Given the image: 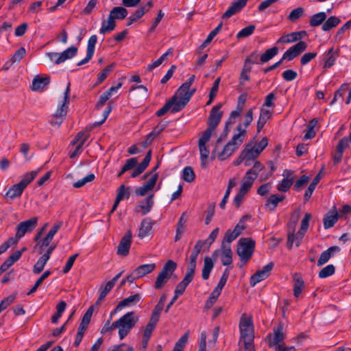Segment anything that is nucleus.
Returning <instances> with one entry per match:
<instances>
[{"label":"nucleus","instance_id":"nucleus-27","mask_svg":"<svg viewBox=\"0 0 351 351\" xmlns=\"http://www.w3.org/2000/svg\"><path fill=\"white\" fill-rule=\"evenodd\" d=\"M285 198L283 195L274 194L269 196L265 203V206L270 211H274L277 207L278 203L282 202Z\"/></svg>","mask_w":351,"mask_h":351},{"label":"nucleus","instance_id":"nucleus-42","mask_svg":"<svg viewBox=\"0 0 351 351\" xmlns=\"http://www.w3.org/2000/svg\"><path fill=\"white\" fill-rule=\"evenodd\" d=\"M38 171H39V170L32 171L30 172L25 173L23 176L22 179L19 182V183L21 184H22V186L25 189L27 186V185L30 182H32L34 180V178L37 176Z\"/></svg>","mask_w":351,"mask_h":351},{"label":"nucleus","instance_id":"nucleus-46","mask_svg":"<svg viewBox=\"0 0 351 351\" xmlns=\"http://www.w3.org/2000/svg\"><path fill=\"white\" fill-rule=\"evenodd\" d=\"M48 260L49 259H47L43 255L40 256L36 264L34 265L33 272L35 274H38L42 272Z\"/></svg>","mask_w":351,"mask_h":351},{"label":"nucleus","instance_id":"nucleus-23","mask_svg":"<svg viewBox=\"0 0 351 351\" xmlns=\"http://www.w3.org/2000/svg\"><path fill=\"white\" fill-rule=\"evenodd\" d=\"M339 56V51H335L333 47H331L324 55V69L330 68L335 64L337 58Z\"/></svg>","mask_w":351,"mask_h":351},{"label":"nucleus","instance_id":"nucleus-49","mask_svg":"<svg viewBox=\"0 0 351 351\" xmlns=\"http://www.w3.org/2000/svg\"><path fill=\"white\" fill-rule=\"evenodd\" d=\"M152 158V151L147 152L143 161L136 167V170L142 173L148 167Z\"/></svg>","mask_w":351,"mask_h":351},{"label":"nucleus","instance_id":"nucleus-33","mask_svg":"<svg viewBox=\"0 0 351 351\" xmlns=\"http://www.w3.org/2000/svg\"><path fill=\"white\" fill-rule=\"evenodd\" d=\"M304 233H303V232L300 233V231H298L296 234H295L293 233H289L288 234V238H287V247L291 250L293 247V244L294 242H295V245L297 247H299V245H300V243L304 237Z\"/></svg>","mask_w":351,"mask_h":351},{"label":"nucleus","instance_id":"nucleus-19","mask_svg":"<svg viewBox=\"0 0 351 351\" xmlns=\"http://www.w3.org/2000/svg\"><path fill=\"white\" fill-rule=\"evenodd\" d=\"M154 224V221L151 218H144L141 223V226L139 228L138 232V237L141 239H143L145 237L148 236L152 230Z\"/></svg>","mask_w":351,"mask_h":351},{"label":"nucleus","instance_id":"nucleus-37","mask_svg":"<svg viewBox=\"0 0 351 351\" xmlns=\"http://www.w3.org/2000/svg\"><path fill=\"white\" fill-rule=\"evenodd\" d=\"M326 14L324 12H318L313 14L310 18L309 24L311 27H317L320 25H323L325 20L326 19Z\"/></svg>","mask_w":351,"mask_h":351},{"label":"nucleus","instance_id":"nucleus-63","mask_svg":"<svg viewBox=\"0 0 351 351\" xmlns=\"http://www.w3.org/2000/svg\"><path fill=\"white\" fill-rule=\"evenodd\" d=\"M164 306L165 305L163 304L158 302L152 311L150 318H152L154 321H159L160 313L164 308Z\"/></svg>","mask_w":351,"mask_h":351},{"label":"nucleus","instance_id":"nucleus-25","mask_svg":"<svg viewBox=\"0 0 351 351\" xmlns=\"http://www.w3.org/2000/svg\"><path fill=\"white\" fill-rule=\"evenodd\" d=\"M221 261L223 265H230L232 263V252L230 245L226 243L221 244Z\"/></svg>","mask_w":351,"mask_h":351},{"label":"nucleus","instance_id":"nucleus-22","mask_svg":"<svg viewBox=\"0 0 351 351\" xmlns=\"http://www.w3.org/2000/svg\"><path fill=\"white\" fill-rule=\"evenodd\" d=\"M141 299L139 293H136L122 300L117 305V310H121L125 306H130L136 305Z\"/></svg>","mask_w":351,"mask_h":351},{"label":"nucleus","instance_id":"nucleus-2","mask_svg":"<svg viewBox=\"0 0 351 351\" xmlns=\"http://www.w3.org/2000/svg\"><path fill=\"white\" fill-rule=\"evenodd\" d=\"M255 249V241L252 238H241L237 244V254L243 263L252 258Z\"/></svg>","mask_w":351,"mask_h":351},{"label":"nucleus","instance_id":"nucleus-10","mask_svg":"<svg viewBox=\"0 0 351 351\" xmlns=\"http://www.w3.org/2000/svg\"><path fill=\"white\" fill-rule=\"evenodd\" d=\"M283 326H279L277 328H274V334H269L266 337L268 346L271 348L275 346L276 348L277 346H281V343H283L285 335L283 332Z\"/></svg>","mask_w":351,"mask_h":351},{"label":"nucleus","instance_id":"nucleus-30","mask_svg":"<svg viewBox=\"0 0 351 351\" xmlns=\"http://www.w3.org/2000/svg\"><path fill=\"white\" fill-rule=\"evenodd\" d=\"M116 27V22L115 20L112 18V16L109 14L108 19L104 20L102 22L101 27L99 29L100 34H105L108 32H110L114 30Z\"/></svg>","mask_w":351,"mask_h":351},{"label":"nucleus","instance_id":"nucleus-64","mask_svg":"<svg viewBox=\"0 0 351 351\" xmlns=\"http://www.w3.org/2000/svg\"><path fill=\"white\" fill-rule=\"evenodd\" d=\"M250 218L248 215L243 216L239 223L235 226L234 230L237 231L239 234H241L242 231L246 228V225L245 224V221Z\"/></svg>","mask_w":351,"mask_h":351},{"label":"nucleus","instance_id":"nucleus-11","mask_svg":"<svg viewBox=\"0 0 351 351\" xmlns=\"http://www.w3.org/2000/svg\"><path fill=\"white\" fill-rule=\"evenodd\" d=\"M132 244V232L128 230L121 238L118 247L117 254L126 256L129 254L130 248Z\"/></svg>","mask_w":351,"mask_h":351},{"label":"nucleus","instance_id":"nucleus-8","mask_svg":"<svg viewBox=\"0 0 351 351\" xmlns=\"http://www.w3.org/2000/svg\"><path fill=\"white\" fill-rule=\"evenodd\" d=\"M70 86L71 83L69 82L64 93V101L61 106L58 108L56 112L53 115V117L56 119H60L63 120L67 114L69 105L70 103Z\"/></svg>","mask_w":351,"mask_h":351},{"label":"nucleus","instance_id":"nucleus-53","mask_svg":"<svg viewBox=\"0 0 351 351\" xmlns=\"http://www.w3.org/2000/svg\"><path fill=\"white\" fill-rule=\"evenodd\" d=\"M240 342L246 341H254V336L252 333V328L240 329Z\"/></svg>","mask_w":351,"mask_h":351},{"label":"nucleus","instance_id":"nucleus-9","mask_svg":"<svg viewBox=\"0 0 351 351\" xmlns=\"http://www.w3.org/2000/svg\"><path fill=\"white\" fill-rule=\"evenodd\" d=\"M273 262L269 263L264 266L262 269L258 270L250 278V285L252 287L255 286L257 283L269 277L271 271L274 268Z\"/></svg>","mask_w":351,"mask_h":351},{"label":"nucleus","instance_id":"nucleus-56","mask_svg":"<svg viewBox=\"0 0 351 351\" xmlns=\"http://www.w3.org/2000/svg\"><path fill=\"white\" fill-rule=\"evenodd\" d=\"M229 275H230V271H229V269L228 268H226L224 270V271H223V274H222V276H221V278H220V280H219L217 287L215 288V289L219 291V292H221V290L223 289V288L226 285V282L228 280Z\"/></svg>","mask_w":351,"mask_h":351},{"label":"nucleus","instance_id":"nucleus-3","mask_svg":"<svg viewBox=\"0 0 351 351\" xmlns=\"http://www.w3.org/2000/svg\"><path fill=\"white\" fill-rule=\"evenodd\" d=\"M177 268V263L172 260H169L163 266L158 274L155 282L156 289H162L171 278L173 273Z\"/></svg>","mask_w":351,"mask_h":351},{"label":"nucleus","instance_id":"nucleus-15","mask_svg":"<svg viewBox=\"0 0 351 351\" xmlns=\"http://www.w3.org/2000/svg\"><path fill=\"white\" fill-rule=\"evenodd\" d=\"M154 194L148 195L144 200L139 202L135 207V212L141 213L142 215L148 213L154 206Z\"/></svg>","mask_w":351,"mask_h":351},{"label":"nucleus","instance_id":"nucleus-24","mask_svg":"<svg viewBox=\"0 0 351 351\" xmlns=\"http://www.w3.org/2000/svg\"><path fill=\"white\" fill-rule=\"evenodd\" d=\"M223 26V23L221 22L213 31L210 32L206 39L202 44L196 49L195 53L200 55L202 50L212 41L213 38L219 32Z\"/></svg>","mask_w":351,"mask_h":351},{"label":"nucleus","instance_id":"nucleus-1","mask_svg":"<svg viewBox=\"0 0 351 351\" xmlns=\"http://www.w3.org/2000/svg\"><path fill=\"white\" fill-rule=\"evenodd\" d=\"M237 134H234L231 140L224 146L223 150L217 155L218 159L224 160L230 157L235 150L242 144L246 135V130L242 129L241 124L237 127Z\"/></svg>","mask_w":351,"mask_h":351},{"label":"nucleus","instance_id":"nucleus-6","mask_svg":"<svg viewBox=\"0 0 351 351\" xmlns=\"http://www.w3.org/2000/svg\"><path fill=\"white\" fill-rule=\"evenodd\" d=\"M307 47V44L304 41H300L297 44L291 47L289 49H287L285 53L283 54L282 58V62L284 60H287L288 61H291L298 57L300 54H301L303 51L306 50Z\"/></svg>","mask_w":351,"mask_h":351},{"label":"nucleus","instance_id":"nucleus-55","mask_svg":"<svg viewBox=\"0 0 351 351\" xmlns=\"http://www.w3.org/2000/svg\"><path fill=\"white\" fill-rule=\"evenodd\" d=\"M304 10L303 8H297L290 12L289 15L288 16V19L291 22H295L304 14Z\"/></svg>","mask_w":351,"mask_h":351},{"label":"nucleus","instance_id":"nucleus-20","mask_svg":"<svg viewBox=\"0 0 351 351\" xmlns=\"http://www.w3.org/2000/svg\"><path fill=\"white\" fill-rule=\"evenodd\" d=\"M339 217L336 208L334 206L333 208L330 210L324 217L323 221L324 228L328 229L333 227L337 221Z\"/></svg>","mask_w":351,"mask_h":351},{"label":"nucleus","instance_id":"nucleus-14","mask_svg":"<svg viewBox=\"0 0 351 351\" xmlns=\"http://www.w3.org/2000/svg\"><path fill=\"white\" fill-rule=\"evenodd\" d=\"M158 178V173L153 174L146 183H145L143 186L135 189L134 192L136 195L138 196L145 195L148 191H152L154 188Z\"/></svg>","mask_w":351,"mask_h":351},{"label":"nucleus","instance_id":"nucleus-17","mask_svg":"<svg viewBox=\"0 0 351 351\" xmlns=\"http://www.w3.org/2000/svg\"><path fill=\"white\" fill-rule=\"evenodd\" d=\"M178 102V97L176 95H174L166 104L156 112L157 117H162L169 110L172 113L178 112L176 111L174 108H177V104Z\"/></svg>","mask_w":351,"mask_h":351},{"label":"nucleus","instance_id":"nucleus-7","mask_svg":"<svg viewBox=\"0 0 351 351\" xmlns=\"http://www.w3.org/2000/svg\"><path fill=\"white\" fill-rule=\"evenodd\" d=\"M37 223L38 218L36 217L22 221L16 226V233L22 238L25 234L32 232L36 227Z\"/></svg>","mask_w":351,"mask_h":351},{"label":"nucleus","instance_id":"nucleus-5","mask_svg":"<svg viewBox=\"0 0 351 351\" xmlns=\"http://www.w3.org/2000/svg\"><path fill=\"white\" fill-rule=\"evenodd\" d=\"M222 106V104H218L213 107L208 118V128L203 134H207L208 135L211 136L213 132L218 126L223 115V112L220 111Z\"/></svg>","mask_w":351,"mask_h":351},{"label":"nucleus","instance_id":"nucleus-52","mask_svg":"<svg viewBox=\"0 0 351 351\" xmlns=\"http://www.w3.org/2000/svg\"><path fill=\"white\" fill-rule=\"evenodd\" d=\"M255 28L256 27L254 25H250L245 27L237 34V38L241 39L250 36L253 34Z\"/></svg>","mask_w":351,"mask_h":351},{"label":"nucleus","instance_id":"nucleus-59","mask_svg":"<svg viewBox=\"0 0 351 351\" xmlns=\"http://www.w3.org/2000/svg\"><path fill=\"white\" fill-rule=\"evenodd\" d=\"M221 294V292L214 289V290L210 293V297L207 300L205 307L207 308H210L217 301V298Z\"/></svg>","mask_w":351,"mask_h":351},{"label":"nucleus","instance_id":"nucleus-41","mask_svg":"<svg viewBox=\"0 0 351 351\" xmlns=\"http://www.w3.org/2000/svg\"><path fill=\"white\" fill-rule=\"evenodd\" d=\"M278 53V48L277 47H273L267 50L260 57V60L262 63L269 62Z\"/></svg>","mask_w":351,"mask_h":351},{"label":"nucleus","instance_id":"nucleus-51","mask_svg":"<svg viewBox=\"0 0 351 351\" xmlns=\"http://www.w3.org/2000/svg\"><path fill=\"white\" fill-rule=\"evenodd\" d=\"M115 66V64L112 63L110 65H108L106 66L99 74L97 77L98 82L101 83L103 82L108 75L110 74V73L113 70V69Z\"/></svg>","mask_w":351,"mask_h":351},{"label":"nucleus","instance_id":"nucleus-39","mask_svg":"<svg viewBox=\"0 0 351 351\" xmlns=\"http://www.w3.org/2000/svg\"><path fill=\"white\" fill-rule=\"evenodd\" d=\"M206 244V241L198 240L193 247L191 254L189 256V261L197 262L199 254L200 253L202 247Z\"/></svg>","mask_w":351,"mask_h":351},{"label":"nucleus","instance_id":"nucleus-58","mask_svg":"<svg viewBox=\"0 0 351 351\" xmlns=\"http://www.w3.org/2000/svg\"><path fill=\"white\" fill-rule=\"evenodd\" d=\"M26 53L25 49L22 47L19 48L12 56L10 61L12 63L19 62Z\"/></svg>","mask_w":351,"mask_h":351},{"label":"nucleus","instance_id":"nucleus-44","mask_svg":"<svg viewBox=\"0 0 351 351\" xmlns=\"http://www.w3.org/2000/svg\"><path fill=\"white\" fill-rule=\"evenodd\" d=\"M158 322V321H157V320L154 321L152 318H150L149 322L147 323V324L146 325V326L145 328L143 337H146V338L150 339V337L152 336V333L153 330H154L155 327L156 326Z\"/></svg>","mask_w":351,"mask_h":351},{"label":"nucleus","instance_id":"nucleus-4","mask_svg":"<svg viewBox=\"0 0 351 351\" xmlns=\"http://www.w3.org/2000/svg\"><path fill=\"white\" fill-rule=\"evenodd\" d=\"M138 321V317L134 316V312H128L120 318L121 327L119 330V335L121 339L126 337L132 328Z\"/></svg>","mask_w":351,"mask_h":351},{"label":"nucleus","instance_id":"nucleus-35","mask_svg":"<svg viewBox=\"0 0 351 351\" xmlns=\"http://www.w3.org/2000/svg\"><path fill=\"white\" fill-rule=\"evenodd\" d=\"M155 263L145 264L138 266L134 269L139 278H141L146 274H150L156 269Z\"/></svg>","mask_w":351,"mask_h":351},{"label":"nucleus","instance_id":"nucleus-18","mask_svg":"<svg viewBox=\"0 0 351 351\" xmlns=\"http://www.w3.org/2000/svg\"><path fill=\"white\" fill-rule=\"evenodd\" d=\"M50 83V77H42L37 75L34 77L32 81L31 89L33 91H43L45 88Z\"/></svg>","mask_w":351,"mask_h":351},{"label":"nucleus","instance_id":"nucleus-26","mask_svg":"<svg viewBox=\"0 0 351 351\" xmlns=\"http://www.w3.org/2000/svg\"><path fill=\"white\" fill-rule=\"evenodd\" d=\"M272 112L269 110L261 108L260 116L257 122V132H260L268 120L271 118Z\"/></svg>","mask_w":351,"mask_h":351},{"label":"nucleus","instance_id":"nucleus-47","mask_svg":"<svg viewBox=\"0 0 351 351\" xmlns=\"http://www.w3.org/2000/svg\"><path fill=\"white\" fill-rule=\"evenodd\" d=\"M195 178V173L191 167L188 166L184 168L182 171V178L187 182H192Z\"/></svg>","mask_w":351,"mask_h":351},{"label":"nucleus","instance_id":"nucleus-43","mask_svg":"<svg viewBox=\"0 0 351 351\" xmlns=\"http://www.w3.org/2000/svg\"><path fill=\"white\" fill-rule=\"evenodd\" d=\"M114 286V285H113L111 282L108 281L104 287H100L99 296L97 301L96 302V304H100V302L106 298L108 293L112 289Z\"/></svg>","mask_w":351,"mask_h":351},{"label":"nucleus","instance_id":"nucleus-54","mask_svg":"<svg viewBox=\"0 0 351 351\" xmlns=\"http://www.w3.org/2000/svg\"><path fill=\"white\" fill-rule=\"evenodd\" d=\"M335 271V266L333 265H328L319 271L318 276L320 278H325L332 276Z\"/></svg>","mask_w":351,"mask_h":351},{"label":"nucleus","instance_id":"nucleus-57","mask_svg":"<svg viewBox=\"0 0 351 351\" xmlns=\"http://www.w3.org/2000/svg\"><path fill=\"white\" fill-rule=\"evenodd\" d=\"M130 187H126L124 184H122L119 186L118 189V193L117 195L116 198L119 197L120 201H121L124 197L128 199L130 197Z\"/></svg>","mask_w":351,"mask_h":351},{"label":"nucleus","instance_id":"nucleus-48","mask_svg":"<svg viewBox=\"0 0 351 351\" xmlns=\"http://www.w3.org/2000/svg\"><path fill=\"white\" fill-rule=\"evenodd\" d=\"M240 234L234 230L228 229L223 237L222 243L230 245L231 242L235 240Z\"/></svg>","mask_w":351,"mask_h":351},{"label":"nucleus","instance_id":"nucleus-16","mask_svg":"<svg viewBox=\"0 0 351 351\" xmlns=\"http://www.w3.org/2000/svg\"><path fill=\"white\" fill-rule=\"evenodd\" d=\"M210 137L211 136L208 135L207 134H202V136L199 138L198 141V146L202 164H204V161L206 160L209 156V149L206 144L208 141H209Z\"/></svg>","mask_w":351,"mask_h":351},{"label":"nucleus","instance_id":"nucleus-12","mask_svg":"<svg viewBox=\"0 0 351 351\" xmlns=\"http://www.w3.org/2000/svg\"><path fill=\"white\" fill-rule=\"evenodd\" d=\"M293 171L289 169H285L282 176L284 178L277 186V189L281 192H287L289 190L293 182Z\"/></svg>","mask_w":351,"mask_h":351},{"label":"nucleus","instance_id":"nucleus-21","mask_svg":"<svg viewBox=\"0 0 351 351\" xmlns=\"http://www.w3.org/2000/svg\"><path fill=\"white\" fill-rule=\"evenodd\" d=\"M340 247L337 245L331 246L326 250L324 251L318 261H317V266L320 267L323 265H324L328 261V260L331 258V256L333 255L334 253L338 252L340 251Z\"/></svg>","mask_w":351,"mask_h":351},{"label":"nucleus","instance_id":"nucleus-32","mask_svg":"<svg viewBox=\"0 0 351 351\" xmlns=\"http://www.w3.org/2000/svg\"><path fill=\"white\" fill-rule=\"evenodd\" d=\"M214 267V263L210 257L206 256L204 259V266L202 276L204 280H208Z\"/></svg>","mask_w":351,"mask_h":351},{"label":"nucleus","instance_id":"nucleus-38","mask_svg":"<svg viewBox=\"0 0 351 351\" xmlns=\"http://www.w3.org/2000/svg\"><path fill=\"white\" fill-rule=\"evenodd\" d=\"M128 14V10L123 7H114L110 12V15L112 16V18L116 20H123L124 19Z\"/></svg>","mask_w":351,"mask_h":351},{"label":"nucleus","instance_id":"nucleus-34","mask_svg":"<svg viewBox=\"0 0 351 351\" xmlns=\"http://www.w3.org/2000/svg\"><path fill=\"white\" fill-rule=\"evenodd\" d=\"M195 91L196 89L194 88L191 90H189L188 93H185L183 97H181L180 99H178V102L176 105L177 108H174V110L176 111H180L182 110L186 106L191 97L193 96Z\"/></svg>","mask_w":351,"mask_h":351},{"label":"nucleus","instance_id":"nucleus-36","mask_svg":"<svg viewBox=\"0 0 351 351\" xmlns=\"http://www.w3.org/2000/svg\"><path fill=\"white\" fill-rule=\"evenodd\" d=\"M341 23L339 18L335 16H330L326 19L322 25V29L324 32H328L331 29L337 27Z\"/></svg>","mask_w":351,"mask_h":351},{"label":"nucleus","instance_id":"nucleus-50","mask_svg":"<svg viewBox=\"0 0 351 351\" xmlns=\"http://www.w3.org/2000/svg\"><path fill=\"white\" fill-rule=\"evenodd\" d=\"M152 158V151L147 152L143 161L136 167V170L142 173L148 167Z\"/></svg>","mask_w":351,"mask_h":351},{"label":"nucleus","instance_id":"nucleus-60","mask_svg":"<svg viewBox=\"0 0 351 351\" xmlns=\"http://www.w3.org/2000/svg\"><path fill=\"white\" fill-rule=\"evenodd\" d=\"M95 176L93 173H90L84 178L79 180L78 181L73 183L75 188H80L85 185L87 182H90L94 180Z\"/></svg>","mask_w":351,"mask_h":351},{"label":"nucleus","instance_id":"nucleus-31","mask_svg":"<svg viewBox=\"0 0 351 351\" xmlns=\"http://www.w3.org/2000/svg\"><path fill=\"white\" fill-rule=\"evenodd\" d=\"M24 190L25 188L19 182L12 186V187L6 192L5 196L13 199L16 197H20Z\"/></svg>","mask_w":351,"mask_h":351},{"label":"nucleus","instance_id":"nucleus-13","mask_svg":"<svg viewBox=\"0 0 351 351\" xmlns=\"http://www.w3.org/2000/svg\"><path fill=\"white\" fill-rule=\"evenodd\" d=\"M254 142L252 141L245 145L244 149L242 152V158H246V162H245V166H249L250 161L256 159L258 157L259 153L257 149H255V145H254Z\"/></svg>","mask_w":351,"mask_h":351},{"label":"nucleus","instance_id":"nucleus-62","mask_svg":"<svg viewBox=\"0 0 351 351\" xmlns=\"http://www.w3.org/2000/svg\"><path fill=\"white\" fill-rule=\"evenodd\" d=\"M351 27V19L347 21L340 29L337 32L335 38L336 40H341L345 32L349 29Z\"/></svg>","mask_w":351,"mask_h":351},{"label":"nucleus","instance_id":"nucleus-40","mask_svg":"<svg viewBox=\"0 0 351 351\" xmlns=\"http://www.w3.org/2000/svg\"><path fill=\"white\" fill-rule=\"evenodd\" d=\"M78 49L75 46H71L64 50L63 52L60 53V56L59 57V60H62V63L65 60L72 58L75 56L77 53Z\"/></svg>","mask_w":351,"mask_h":351},{"label":"nucleus","instance_id":"nucleus-61","mask_svg":"<svg viewBox=\"0 0 351 351\" xmlns=\"http://www.w3.org/2000/svg\"><path fill=\"white\" fill-rule=\"evenodd\" d=\"M189 332H186L176 343L174 348L183 350L189 339Z\"/></svg>","mask_w":351,"mask_h":351},{"label":"nucleus","instance_id":"nucleus-45","mask_svg":"<svg viewBox=\"0 0 351 351\" xmlns=\"http://www.w3.org/2000/svg\"><path fill=\"white\" fill-rule=\"evenodd\" d=\"M51 274V271L49 270L45 271L36 281L34 285L32 287V289L29 291L27 293V295H31L34 293H35L38 288V287L41 285V283L45 280L47 278H48Z\"/></svg>","mask_w":351,"mask_h":351},{"label":"nucleus","instance_id":"nucleus-29","mask_svg":"<svg viewBox=\"0 0 351 351\" xmlns=\"http://www.w3.org/2000/svg\"><path fill=\"white\" fill-rule=\"evenodd\" d=\"M322 171H320L313 178L312 182L310 184L308 187L305 191L304 195V202H307L310 197H311L313 191L315 189V187L317 184L319 182L321 178H322Z\"/></svg>","mask_w":351,"mask_h":351},{"label":"nucleus","instance_id":"nucleus-28","mask_svg":"<svg viewBox=\"0 0 351 351\" xmlns=\"http://www.w3.org/2000/svg\"><path fill=\"white\" fill-rule=\"evenodd\" d=\"M293 295L298 298L302 293V289L304 287V282L302 276L299 274H293Z\"/></svg>","mask_w":351,"mask_h":351}]
</instances>
